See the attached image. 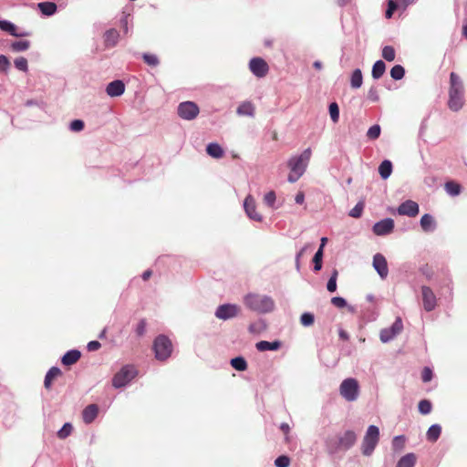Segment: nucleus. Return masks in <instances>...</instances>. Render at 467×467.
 Instances as JSON below:
<instances>
[{
    "mask_svg": "<svg viewBox=\"0 0 467 467\" xmlns=\"http://www.w3.org/2000/svg\"><path fill=\"white\" fill-rule=\"evenodd\" d=\"M421 379L423 382H429L432 379V371L430 368L425 367L421 373Z\"/></svg>",
    "mask_w": 467,
    "mask_h": 467,
    "instance_id": "59",
    "label": "nucleus"
},
{
    "mask_svg": "<svg viewBox=\"0 0 467 467\" xmlns=\"http://www.w3.org/2000/svg\"><path fill=\"white\" fill-rule=\"evenodd\" d=\"M441 433V427L440 424H432L427 431L426 436L427 440L434 442L436 441Z\"/></svg>",
    "mask_w": 467,
    "mask_h": 467,
    "instance_id": "31",
    "label": "nucleus"
},
{
    "mask_svg": "<svg viewBox=\"0 0 467 467\" xmlns=\"http://www.w3.org/2000/svg\"><path fill=\"white\" fill-rule=\"evenodd\" d=\"M30 47V42L28 40H18L11 44L10 48L14 52L26 51Z\"/></svg>",
    "mask_w": 467,
    "mask_h": 467,
    "instance_id": "34",
    "label": "nucleus"
},
{
    "mask_svg": "<svg viewBox=\"0 0 467 467\" xmlns=\"http://www.w3.org/2000/svg\"><path fill=\"white\" fill-rule=\"evenodd\" d=\"M386 70V64L382 60H377L371 70V76L374 79H379Z\"/></svg>",
    "mask_w": 467,
    "mask_h": 467,
    "instance_id": "29",
    "label": "nucleus"
},
{
    "mask_svg": "<svg viewBox=\"0 0 467 467\" xmlns=\"http://www.w3.org/2000/svg\"><path fill=\"white\" fill-rule=\"evenodd\" d=\"M119 38V34L115 28H110L107 30L104 34V44L108 48L114 47Z\"/></svg>",
    "mask_w": 467,
    "mask_h": 467,
    "instance_id": "21",
    "label": "nucleus"
},
{
    "mask_svg": "<svg viewBox=\"0 0 467 467\" xmlns=\"http://www.w3.org/2000/svg\"><path fill=\"white\" fill-rule=\"evenodd\" d=\"M419 212V204L411 200H407L401 202L397 208V213L400 215H407L409 217H415Z\"/></svg>",
    "mask_w": 467,
    "mask_h": 467,
    "instance_id": "14",
    "label": "nucleus"
},
{
    "mask_svg": "<svg viewBox=\"0 0 467 467\" xmlns=\"http://www.w3.org/2000/svg\"><path fill=\"white\" fill-rule=\"evenodd\" d=\"M337 272L335 270L327 281V289L331 293L337 290Z\"/></svg>",
    "mask_w": 467,
    "mask_h": 467,
    "instance_id": "49",
    "label": "nucleus"
},
{
    "mask_svg": "<svg viewBox=\"0 0 467 467\" xmlns=\"http://www.w3.org/2000/svg\"><path fill=\"white\" fill-rule=\"evenodd\" d=\"M15 67L22 71V72H27L28 71V62L27 59L24 57H20L15 59L14 61Z\"/></svg>",
    "mask_w": 467,
    "mask_h": 467,
    "instance_id": "45",
    "label": "nucleus"
},
{
    "mask_svg": "<svg viewBox=\"0 0 467 467\" xmlns=\"http://www.w3.org/2000/svg\"><path fill=\"white\" fill-rule=\"evenodd\" d=\"M403 329L402 319L398 317L389 327L380 330L379 338L382 343H388L393 340Z\"/></svg>",
    "mask_w": 467,
    "mask_h": 467,
    "instance_id": "8",
    "label": "nucleus"
},
{
    "mask_svg": "<svg viewBox=\"0 0 467 467\" xmlns=\"http://www.w3.org/2000/svg\"><path fill=\"white\" fill-rule=\"evenodd\" d=\"M276 196L274 191H270L265 195L264 201L269 207H274Z\"/></svg>",
    "mask_w": 467,
    "mask_h": 467,
    "instance_id": "55",
    "label": "nucleus"
},
{
    "mask_svg": "<svg viewBox=\"0 0 467 467\" xmlns=\"http://www.w3.org/2000/svg\"><path fill=\"white\" fill-rule=\"evenodd\" d=\"M137 375L138 370L133 365H125L113 376L112 386L115 389L126 387Z\"/></svg>",
    "mask_w": 467,
    "mask_h": 467,
    "instance_id": "6",
    "label": "nucleus"
},
{
    "mask_svg": "<svg viewBox=\"0 0 467 467\" xmlns=\"http://www.w3.org/2000/svg\"><path fill=\"white\" fill-rule=\"evenodd\" d=\"M305 201V194L303 192H299L296 193V197H295V202L297 203V204H302Z\"/></svg>",
    "mask_w": 467,
    "mask_h": 467,
    "instance_id": "63",
    "label": "nucleus"
},
{
    "mask_svg": "<svg viewBox=\"0 0 467 467\" xmlns=\"http://www.w3.org/2000/svg\"><path fill=\"white\" fill-rule=\"evenodd\" d=\"M314 321H315V317L310 312H305L300 317V323L304 327H310L311 325L314 324Z\"/></svg>",
    "mask_w": 467,
    "mask_h": 467,
    "instance_id": "46",
    "label": "nucleus"
},
{
    "mask_svg": "<svg viewBox=\"0 0 467 467\" xmlns=\"http://www.w3.org/2000/svg\"><path fill=\"white\" fill-rule=\"evenodd\" d=\"M404 76H405V69L401 65H395L390 69V77L394 80H400L401 78H404Z\"/></svg>",
    "mask_w": 467,
    "mask_h": 467,
    "instance_id": "38",
    "label": "nucleus"
},
{
    "mask_svg": "<svg viewBox=\"0 0 467 467\" xmlns=\"http://www.w3.org/2000/svg\"><path fill=\"white\" fill-rule=\"evenodd\" d=\"M232 367L238 371H244L247 368V362L243 357H236L231 359Z\"/></svg>",
    "mask_w": 467,
    "mask_h": 467,
    "instance_id": "35",
    "label": "nucleus"
},
{
    "mask_svg": "<svg viewBox=\"0 0 467 467\" xmlns=\"http://www.w3.org/2000/svg\"><path fill=\"white\" fill-rule=\"evenodd\" d=\"M245 306L258 314H268L275 310V303L267 295L249 293L244 297Z\"/></svg>",
    "mask_w": 467,
    "mask_h": 467,
    "instance_id": "2",
    "label": "nucleus"
},
{
    "mask_svg": "<svg viewBox=\"0 0 467 467\" xmlns=\"http://www.w3.org/2000/svg\"><path fill=\"white\" fill-rule=\"evenodd\" d=\"M461 185L455 182H447L445 183V191L451 196H457L461 193Z\"/></svg>",
    "mask_w": 467,
    "mask_h": 467,
    "instance_id": "33",
    "label": "nucleus"
},
{
    "mask_svg": "<svg viewBox=\"0 0 467 467\" xmlns=\"http://www.w3.org/2000/svg\"><path fill=\"white\" fill-rule=\"evenodd\" d=\"M244 209L245 211L246 215L253 221L262 222L263 216L256 212V206L254 199L248 195L244 199Z\"/></svg>",
    "mask_w": 467,
    "mask_h": 467,
    "instance_id": "15",
    "label": "nucleus"
},
{
    "mask_svg": "<svg viewBox=\"0 0 467 467\" xmlns=\"http://www.w3.org/2000/svg\"><path fill=\"white\" fill-rule=\"evenodd\" d=\"M379 441V429L369 425L362 441L361 451L365 456H370Z\"/></svg>",
    "mask_w": 467,
    "mask_h": 467,
    "instance_id": "7",
    "label": "nucleus"
},
{
    "mask_svg": "<svg viewBox=\"0 0 467 467\" xmlns=\"http://www.w3.org/2000/svg\"><path fill=\"white\" fill-rule=\"evenodd\" d=\"M373 267L381 279H385L389 274L388 263L385 256L381 254H376L373 256Z\"/></svg>",
    "mask_w": 467,
    "mask_h": 467,
    "instance_id": "16",
    "label": "nucleus"
},
{
    "mask_svg": "<svg viewBox=\"0 0 467 467\" xmlns=\"http://www.w3.org/2000/svg\"><path fill=\"white\" fill-rule=\"evenodd\" d=\"M392 162L389 160H384L379 166V173L383 180L388 179L392 172Z\"/></svg>",
    "mask_w": 467,
    "mask_h": 467,
    "instance_id": "28",
    "label": "nucleus"
},
{
    "mask_svg": "<svg viewBox=\"0 0 467 467\" xmlns=\"http://www.w3.org/2000/svg\"><path fill=\"white\" fill-rule=\"evenodd\" d=\"M400 6V3L397 0H389L388 1V8L386 10L385 16L387 18H390L394 13Z\"/></svg>",
    "mask_w": 467,
    "mask_h": 467,
    "instance_id": "48",
    "label": "nucleus"
},
{
    "mask_svg": "<svg viewBox=\"0 0 467 467\" xmlns=\"http://www.w3.org/2000/svg\"><path fill=\"white\" fill-rule=\"evenodd\" d=\"M330 119L334 123H337L339 119V107L337 102H332L328 107Z\"/></svg>",
    "mask_w": 467,
    "mask_h": 467,
    "instance_id": "40",
    "label": "nucleus"
},
{
    "mask_svg": "<svg viewBox=\"0 0 467 467\" xmlns=\"http://www.w3.org/2000/svg\"><path fill=\"white\" fill-rule=\"evenodd\" d=\"M99 406L97 404H89L82 410V420L86 424H91L99 414Z\"/></svg>",
    "mask_w": 467,
    "mask_h": 467,
    "instance_id": "19",
    "label": "nucleus"
},
{
    "mask_svg": "<svg viewBox=\"0 0 467 467\" xmlns=\"http://www.w3.org/2000/svg\"><path fill=\"white\" fill-rule=\"evenodd\" d=\"M16 26L8 20H0V29L9 33L14 36L16 35Z\"/></svg>",
    "mask_w": 467,
    "mask_h": 467,
    "instance_id": "39",
    "label": "nucleus"
},
{
    "mask_svg": "<svg viewBox=\"0 0 467 467\" xmlns=\"http://www.w3.org/2000/svg\"><path fill=\"white\" fill-rule=\"evenodd\" d=\"M101 347V344L97 340L89 341L87 345V349L88 351H97Z\"/></svg>",
    "mask_w": 467,
    "mask_h": 467,
    "instance_id": "60",
    "label": "nucleus"
},
{
    "mask_svg": "<svg viewBox=\"0 0 467 467\" xmlns=\"http://www.w3.org/2000/svg\"><path fill=\"white\" fill-rule=\"evenodd\" d=\"M81 352L78 349H70L67 351L61 358V362L65 366H70L78 361Z\"/></svg>",
    "mask_w": 467,
    "mask_h": 467,
    "instance_id": "22",
    "label": "nucleus"
},
{
    "mask_svg": "<svg viewBox=\"0 0 467 467\" xmlns=\"http://www.w3.org/2000/svg\"><path fill=\"white\" fill-rule=\"evenodd\" d=\"M368 99L373 102H377L379 99L378 89L376 87H371L368 92Z\"/></svg>",
    "mask_w": 467,
    "mask_h": 467,
    "instance_id": "57",
    "label": "nucleus"
},
{
    "mask_svg": "<svg viewBox=\"0 0 467 467\" xmlns=\"http://www.w3.org/2000/svg\"><path fill=\"white\" fill-rule=\"evenodd\" d=\"M364 209L363 202H358L350 211L348 215L353 218H359Z\"/></svg>",
    "mask_w": 467,
    "mask_h": 467,
    "instance_id": "47",
    "label": "nucleus"
},
{
    "mask_svg": "<svg viewBox=\"0 0 467 467\" xmlns=\"http://www.w3.org/2000/svg\"><path fill=\"white\" fill-rule=\"evenodd\" d=\"M281 341L280 340H275V341H266V340H261L256 343L255 347L258 351L264 352V351H275L278 350L281 348Z\"/></svg>",
    "mask_w": 467,
    "mask_h": 467,
    "instance_id": "23",
    "label": "nucleus"
},
{
    "mask_svg": "<svg viewBox=\"0 0 467 467\" xmlns=\"http://www.w3.org/2000/svg\"><path fill=\"white\" fill-rule=\"evenodd\" d=\"M129 18H130V14H123L122 17L119 20L120 26L123 29L125 34H127L129 32V26H128Z\"/></svg>",
    "mask_w": 467,
    "mask_h": 467,
    "instance_id": "58",
    "label": "nucleus"
},
{
    "mask_svg": "<svg viewBox=\"0 0 467 467\" xmlns=\"http://www.w3.org/2000/svg\"><path fill=\"white\" fill-rule=\"evenodd\" d=\"M240 307L235 304H223L217 306L214 316L221 320H229L238 316Z\"/></svg>",
    "mask_w": 467,
    "mask_h": 467,
    "instance_id": "10",
    "label": "nucleus"
},
{
    "mask_svg": "<svg viewBox=\"0 0 467 467\" xmlns=\"http://www.w3.org/2000/svg\"><path fill=\"white\" fill-rule=\"evenodd\" d=\"M199 112V107L192 101L181 102L177 108L179 117L185 120H192L195 119Z\"/></svg>",
    "mask_w": 467,
    "mask_h": 467,
    "instance_id": "9",
    "label": "nucleus"
},
{
    "mask_svg": "<svg viewBox=\"0 0 467 467\" xmlns=\"http://www.w3.org/2000/svg\"><path fill=\"white\" fill-rule=\"evenodd\" d=\"M306 247H303L296 254V270L299 271L300 270V257L303 255V254L305 253Z\"/></svg>",
    "mask_w": 467,
    "mask_h": 467,
    "instance_id": "61",
    "label": "nucleus"
},
{
    "mask_svg": "<svg viewBox=\"0 0 467 467\" xmlns=\"http://www.w3.org/2000/svg\"><path fill=\"white\" fill-rule=\"evenodd\" d=\"M37 5L40 12L47 16H53L57 9V5L53 2H41Z\"/></svg>",
    "mask_w": 467,
    "mask_h": 467,
    "instance_id": "26",
    "label": "nucleus"
},
{
    "mask_svg": "<svg viewBox=\"0 0 467 467\" xmlns=\"http://www.w3.org/2000/svg\"><path fill=\"white\" fill-rule=\"evenodd\" d=\"M394 227V220L391 218H385L375 223L372 227V231L378 236H384L391 234Z\"/></svg>",
    "mask_w": 467,
    "mask_h": 467,
    "instance_id": "12",
    "label": "nucleus"
},
{
    "mask_svg": "<svg viewBox=\"0 0 467 467\" xmlns=\"http://www.w3.org/2000/svg\"><path fill=\"white\" fill-rule=\"evenodd\" d=\"M10 68V61L5 55H0V71L6 73Z\"/></svg>",
    "mask_w": 467,
    "mask_h": 467,
    "instance_id": "54",
    "label": "nucleus"
},
{
    "mask_svg": "<svg viewBox=\"0 0 467 467\" xmlns=\"http://www.w3.org/2000/svg\"><path fill=\"white\" fill-rule=\"evenodd\" d=\"M416 463V456L410 452L402 456L397 462L396 467H414Z\"/></svg>",
    "mask_w": 467,
    "mask_h": 467,
    "instance_id": "27",
    "label": "nucleus"
},
{
    "mask_svg": "<svg viewBox=\"0 0 467 467\" xmlns=\"http://www.w3.org/2000/svg\"><path fill=\"white\" fill-rule=\"evenodd\" d=\"M125 92V84L120 79L109 82L106 88V93L111 98L119 97Z\"/></svg>",
    "mask_w": 467,
    "mask_h": 467,
    "instance_id": "17",
    "label": "nucleus"
},
{
    "mask_svg": "<svg viewBox=\"0 0 467 467\" xmlns=\"http://www.w3.org/2000/svg\"><path fill=\"white\" fill-rule=\"evenodd\" d=\"M420 224L422 231L425 233H432L437 228V223L434 217L430 213H425L421 216Z\"/></svg>",
    "mask_w": 467,
    "mask_h": 467,
    "instance_id": "20",
    "label": "nucleus"
},
{
    "mask_svg": "<svg viewBox=\"0 0 467 467\" xmlns=\"http://www.w3.org/2000/svg\"><path fill=\"white\" fill-rule=\"evenodd\" d=\"M356 433L353 431H347L338 438V448L348 451L356 443Z\"/></svg>",
    "mask_w": 467,
    "mask_h": 467,
    "instance_id": "18",
    "label": "nucleus"
},
{
    "mask_svg": "<svg viewBox=\"0 0 467 467\" xmlns=\"http://www.w3.org/2000/svg\"><path fill=\"white\" fill-rule=\"evenodd\" d=\"M324 251L322 248H318L313 257L314 264V271L318 272L322 269V260H323Z\"/></svg>",
    "mask_w": 467,
    "mask_h": 467,
    "instance_id": "37",
    "label": "nucleus"
},
{
    "mask_svg": "<svg viewBox=\"0 0 467 467\" xmlns=\"http://www.w3.org/2000/svg\"><path fill=\"white\" fill-rule=\"evenodd\" d=\"M152 348L156 359L164 361L171 355L172 344L168 337L165 335H159L153 341Z\"/></svg>",
    "mask_w": 467,
    "mask_h": 467,
    "instance_id": "5",
    "label": "nucleus"
},
{
    "mask_svg": "<svg viewBox=\"0 0 467 467\" xmlns=\"http://www.w3.org/2000/svg\"><path fill=\"white\" fill-rule=\"evenodd\" d=\"M395 49L391 46H385L382 48V57L385 60L391 62L395 59Z\"/></svg>",
    "mask_w": 467,
    "mask_h": 467,
    "instance_id": "42",
    "label": "nucleus"
},
{
    "mask_svg": "<svg viewBox=\"0 0 467 467\" xmlns=\"http://www.w3.org/2000/svg\"><path fill=\"white\" fill-rule=\"evenodd\" d=\"M418 409L421 414L427 415L431 411V402L428 400H422L419 402Z\"/></svg>",
    "mask_w": 467,
    "mask_h": 467,
    "instance_id": "44",
    "label": "nucleus"
},
{
    "mask_svg": "<svg viewBox=\"0 0 467 467\" xmlns=\"http://www.w3.org/2000/svg\"><path fill=\"white\" fill-rule=\"evenodd\" d=\"M363 84V76L359 68H356L350 78V86L352 88H359Z\"/></svg>",
    "mask_w": 467,
    "mask_h": 467,
    "instance_id": "32",
    "label": "nucleus"
},
{
    "mask_svg": "<svg viewBox=\"0 0 467 467\" xmlns=\"http://www.w3.org/2000/svg\"><path fill=\"white\" fill-rule=\"evenodd\" d=\"M142 58L146 64L151 67H157L160 64L158 57L154 54L143 53Z\"/></svg>",
    "mask_w": 467,
    "mask_h": 467,
    "instance_id": "43",
    "label": "nucleus"
},
{
    "mask_svg": "<svg viewBox=\"0 0 467 467\" xmlns=\"http://www.w3.org/2000/svg\"><path fill=\"white\" fill-rule=\"evenodd\" d=\"M25 105L26 107H33V106L42 107L44 105V103L42 101H38L36 99H28L26 101Z\"/></svg>",
    "mask_w": 467,
    "mask_h": 467,
    "instance_id": "62",
    "label": "nucleus"
},
{
    "mask_svg": "<svg viewBox=\"0 0 467 467\" xmlns=\"http://www.w3.org/2000/svg\"><path fill=\"white\" fill-rule=\"evenodd\" d=\"M420 290L423 308L426 312H431L437 306V297L432 289L427 285H422Z\"/></svg>",
    "mask_w": 467,
    "mask_h": 467,
    "instance_id": "11",
    "label": "nucleus"
},
{
    "mask_svg": "<svg viewBox=\"0 0 467 467\" xmlns=\"http://www.w3.org/2000/svg\"><path fill=\"white\" fill-rule=\"evenodd\" d=\"M381 128L379 124L372 125L367 131V137L369 140H377L380 136Z\"/></svg>",
    "mask_w": 467,
    "mask_h": 467,
    "instance_id": "41",
    "label": "nucleus"
},
{
    "mask_svg": "<svg viewBox=\"0 0 467 467\" xmlns=\"http://www.w3.org/2000/svg\"><path fill=\"white\" fill-rule=\"evenodd\" d=\"M73 426L69 422L64 423V425L57 431V435L60 440L67 439L72 432Z\"/></svg>",
    "mask_w": 467,
    "mask_h": 467,
    "instance_id": "36",
    "label": "nucleus"
},
{
    "mask_svg": "<svg viewBox=\"0 0 467 467\" xmlns=\"http://www.w3.org/2000/svg\"><path fill=\"white\" fill-rule=\"evenodd\" d=\"M464 87L462 78L455 72L450 74L448 108L454 112L460 111L464 105Z\"/></svg>",
    "mask_w": 467,
    "mask_h": 467,
    "instance_id": "1",
    "label": "nucleus"
},
{
    "mask_svg": "<svg viewBox=\"0 0 467 467\" xmlns=\"http://www.w3.org/2000/svg\"><path fill=\"white\" fill-rule=\"evenodd\" d=\"M406 438L404 435L395 436L392 441V447L394 450H401L404 447Z\"/></svg>",
    "mask_w": 467,
    "mask_h": 467,
    "instance_id": "50",
    "label": "nucleus"
},
{
    "mask_svg": "<svg viewBox=\"0 0 467 467\" xmlns=\"http://www.w3.org/2000/svg\"><path fill=\"white\" fill-rule=\"evenodd\" d=\"M339 393L341 397L348 401H356L360 393V387L358 381L354 378L345 379L339 386Z\"/></svg>",
    "mask_w": 467,
    "mask_h": 467,
    "instance_id": "4",
    "label": "nucleus"
},
{
    "mask_svg": "<svg viewBox=\"0 0 467 467\" xmlns=\"http://www.w3.org/2000/svg\"><path fill=\"white\" fill-rule=\"evenodd\" d=\"M206 152L214 159H220L223 156L224 150L217 142H211L206 146Z\"/></svg>",
    "mask_w": 467,
    "mask_h": 467,
    "instance_id": "24",
    "label": "nucleus"
},
{
    "mask_svg": "<svg viewBox=\"0 0 467 467\" xmlns=\"http://www.w3.org/2000/svg\"><path fill=\"white\" fill-rule=\"evenodd\" d=\"M331 303L337 308H344L348 306L347 300L341 296H334L331 298Z\"/></svg>",
    "mask_w": 467,
    "mask_h": 467,
    "instance_id": "53",
    "label": "nucleus"
},
{
    "mask_svg": "<svg viewBox=\"0 0 467 467\" xmlns=\"http://www.w3.org/2000/svg\"><path fill=\"white\" fill-rule=\"evenodd\" d=\"M311 157L310 148L306 149L301 154L292 156L288 161L287 166L290 172L287 181L291 183L297 182L300 177L305 173Z\"/></svg>",
    "mask_w": 467,
    "mask_h": 467,
    "instance_id": "3",
    "label": "nucleus"
},
{
    "mask_svg": "<svg viewBox=\"0 0 467 467\" xmlns=\"http://www.w3.org/2000/svg\"><path fill=\"white\" fill-rule=\"evenodd\" d=\"M403 9H406L410 5L414 4L417 0H397Z\"/></svg>",
    "mask_w": 467,
    "mask_h": 467,
    "instance_id": "64",
    "label": "nucleus"
},
{
    "mask_svg": "<svg viewBox=\"0 0 467 467\" xmlns=\"http://www.w3.org/2000/svg\"><path fill=\"white\" fill-rule=\"evenodd\" d=\"M84 121L81 119H74L69 124V129L73 132H79L84 129Z\"/></svg>",
    "mask_w": 467,
    "mask_h": 467,
    "instance_id": "51",
    "label": "nucleus"
},
{
    "mask_svg": "<svg viewBox=\"0 0 467 467\" xmlns=\"http://www.w3.org/2000/svg\"><path fill=\"white\" fill-rule=\"evenodd\" d=\"M147 322L145 319H140L138 323L135 332L138 337H142L146 332Z\"/></svg>",
    "mask_w": 467,
    "mask_h": 467,
    "instance_id": "56",
    "label": "nucleus"
},
{
    "mask_svg": "<svg viewBox=\"0 0 467 467\" xmlns=\"http://www.w3.org/2000/svg\"><path fill=\"white\" fill-rule=\"evenodd\" d=\"M236 113L240 116L253 117L254 114V107L249 101L243 102L241 105L238 106Z\"/></svg>",
    "mask_w": 467,
    "mask_h": 467,
    "instance_id": "30",
    "label": "nucleus"
},
{
    "mask_svg": "<svg viewBox=\"0 0 467 467\" xmlns=\"http://www.w3.org/2000/svg\"><path fill=\"white\" fill-rule=\"evenodd\" d=\"M61 375V370L57 367H52L49 368V370L47 372L44 379V386L46 389H49L52 385V380Z\"/></svg>",
    "mask_w": 467,
    "mask_h": 467,
    "instance_id": "25",
    "label": "nucleus"
},
{
    "mask_svg": "<svg viewBox=\"0 0 467 467\" xmlns=\"http://www.w3.org/2000/svg\"><path fill=\"white\" fill-rule=\"evenodd\" d=\"M249 69L256 78H264L268 70L267 63L261 57H253L249 61Z\"/></svg>",
    "mask_w": 467,
    "mask_h": 467,
    "instance_id": "13",
    "label": "nucleus"
},
{
    "mask_svg": "<svg viewBox=\"0 0 467 467\" xmlns=\"http://www.w3.org/2000/svg\"><path fill=\"white\" fill-rule=\"evenodd\" d=\"M290 464V459L286 455H280L275 461V467H288Z\"/></svg>",
    "mask_w": 467,
    "mask_h": 467,
    "instance_id": "52",
    "label": "nucleus"
}]
</instances>
